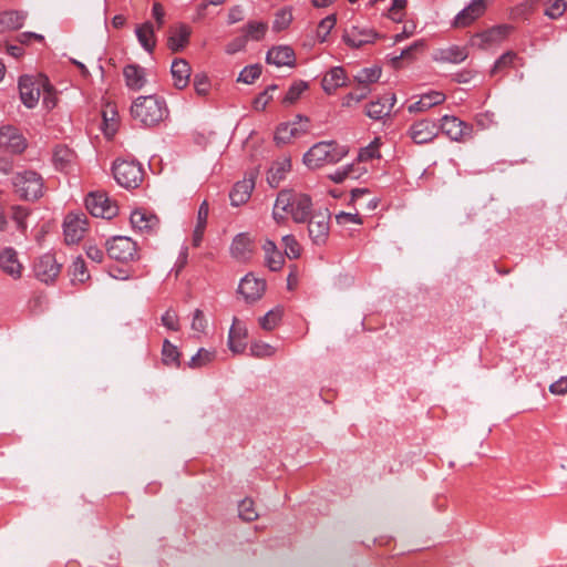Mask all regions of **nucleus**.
I'll use <instances>...</instances> for the list:
<instances>
[{
	"label": "nucleus",
	"mask_w": 567,
	"mask_h": 567,
	"mask_svg": "<svg viewBox=\"0 0 567 567\" xmlns=\"http://www.w3.org/2000/svg\"><path fill=\"white\" fill-rule=\"evenodd\" d=\"M281 317H282L281 309H279V308L271 309L264 317H261L259 319L260 327L264 330L271 331L279 324Z\"/></svg>",
	"instance_id": "c03bdc74"
},
{
	"label": "nucleus",
	"mask_w": 567,
	"mask_h": 567,
	"mask_svg": "<svg viewBox=\"0 0 567 567\" xmlns=\"http://www.w3.org/2000/svg\"><path fill=\"white\" fill-rule=\"evenodd\" d=\"M329 219L330 215L328 212H318L310 215L308 231L309 237L315 245L321 246L327 243L330 230Z\"/></svg>",
	"instance_id": "9b49d317"
},
{
	"label": "nucleus",
	"mask_w": 567,
	"mask_h": 567,
	"mask_svg": "<svg viewBox=\"0 0 567 567\" xmlns=\"http://www.w3.org/2000/svg\"><path fill=\"white\" fill-rule=\"evenodd\" d=\"M268 31V23L264 21L250 20L243 28L240 33L248 41H261Z\"/></svg>",
	"instance_id": "e433bc0d"
},
{
	"label": "nucleus",
	"mask_w": 567,
	"mask_h": 567,
	"mask_svg": "<svg viewBox=\"0 0 567 567\" xmlns=\"http://www.w3.org/2000/svg\"><path fill=\"white\" fill-rule=\"evenodd\" d=\"M336 220L341 226H346L349 224L360 225L362 223L359 214H357V213L352 214V213H346V212H340L339 214H337Z\"/></svg>",
	"instance_id": "e2e57ef3"
},
{
	"label": "nucleus",
	"mask_w": 567,
	"mask_h": 567,
	"mask_svg": "<svg viewBox=\"0 0 567 567\" xmlns=\"http://www.w3.org/2000/svg\"><path fill=\"white\" fill-rule=\"evenodd\" d=\"M249 352L255 358L265 359L272 357L276 353V349L269 343L256 341L251 343Z\"/></svg>",
	"instance_id": "8fccbe9b"
},
{
	"label": "nucleus",
	"mask_w": 567,
	"mask_h": 567,
	"mask_svg": "<svg viewBox=\"0 0 567 567\" xmlns=\"http://www.w3.org/2000/svg\"><path fill=\"white\" fill-rule=\"evenodd\" d=\"M254 240L247 233L236 235L230 245L231 257L239 261H247L254 254Z\"/></svg>",
	"instance_id": "6ab92c4d"
},
{
	"label": "nucleus",
	"mask_w": 567,
	"mask_h": 567,
	"mask_svg": "<svg viewBox=\"0 0 567 567\" xmlns=\"http://www.w3.org/2000/svg\"><path fill=\"white\" fill-rule=\"evenodd\" d=\"M135 34L141 47L148 53H153L156 47L155 30L152 22H144L136 27Z\"/></svg>",
	"instance_id": "72a5a7b5"
},
{
	"label": "nucleus",
	"mask_w": 567,
	"mask_h": 567,
	"mask_svg": "<svg viewBox=\"0 0 567 567\" xmlns=\"http://www.w3.org/2000/svg\"><path fill=\"white\" fill-rule=\"evenodd\" d=\"M307 89L308 84L305 81L292 83L286 93L284 102L290 104L295 103Z\"/></svg>",
	"instance_id": "4d7b16f0"
},
{
	"label": "nucleus",
	"mask_w": 567,
	"mask_h": 567,
	"mask_svg": "<svg viewBox=\"0 0 567 567\" xmlns=\"http://www.w3.org/2000/svg\"><path fill=\"white\" fill-rule=\"evenodd\" d=\"M192 330L197 333V337L203 334L207 327V320L202 310L196 309L193 313Z\"/></svg>",
	"instance_id": "680f3d73"
},
{
	"label": "nucleus",
	"mask_w": 567,
	"mask_h": 567,
	"mask_svg": "<svg viewBox=\"0 0 567 567\" xmlns=\"http://www.w3.org/2000/svg\"><path fill=\"white\" fill-rule=\"evenodd\" d=\"M440 122L439 131L452 141L463 142L472 136L473 126L456 116L444 115Z\"/></svg>",
	"instance_id": "9d476101"
},
{
	"label": "nucleus",
	"mask_w": 567,
	"mask_h": 567,
	"mask_svg": "<svg viewBox=\"0 0 567 567\" xmlns=\"http://www.w3.org/2000/svg\"><path fill=\"white\" fill-rule=\"evenodd\" d=\"M312 209L311 198L302 193H296L291 189H282L278 193L272 217L280 224L284 223L288 216H291L295 223H306Z\"/></svg>",
	"instance_id": "f257e3e1"
},
{
	"label": "nucleus",
	"mask_w": 567,
	"mask_h": 567,
	"mask_svg": "<svg viewBox=\"0 0 567 567\" xmlns=\"http://www.w3.org/2000/svg\"><path fill=\"white\" fill-rule=\"evenodd\" d=\"M416 24L414 22H410L409 24H404L401 32H395L392 35V44H396L401 42L403 39L409 38L415 33Z\"/></svg>",
	"instance_id": "69168bd1"
},
{
	"label": "nucleus",
	"mask_w": 567,
	"mask_h": 567,
	"mask_svg": "<svg viewBox=\"0 0 567 567\" xmlns=\"http://www.w3.org/2000/svg\"><path fill=\"white\" fill-rule=\"evenodd\" d=\"M19 91L22 103L29 107H34L40 99V87L37 86L30 76H21L19 80Z\"/></svg>",
	"instance_id": "393cba45"
},
{
	"label": "nucleus",
	"mask_w": 567,
	"mask_h": 567,
	"mask_svg": "<svg viewBox=\"0 0 567 567\" xmlns=\"http://www.w3.org/2000/svg\"><path fill=\"white\" fill-rule=\"evenodd\" d=\"M161 321L162 324L171 331H178L181 329L178 315L173 309L166 310L162 316Z\"/></svg>",
	"instance_id": "052dcab7"
},
{
	"label": "nucleus",
	"mask_w": 567,
	"mask_h": 567,
	"mask_svg": "<svg viewBox=\"0 0 567 567\" xmlns=\"http://www.w3.org/2000/svg\"><path fill=\"white\" fill-rule=\"evenodd\" d=\"M309 130V118L297 115L293 121L280 123L275 133V141L278 145L291 143L295 138L305 135Z\"/></svg>",
	"instance_id": "1a4fd4ad"
},
{
	"label": "nucleus",
	"mask_w": 567,
	"mask_h": 567,
	"mask_svg": "<svg viewBox=\"0 0 567 567\" xmlns=\"http://www.w3.org/2000/svg\"><path fill=\"white\" fill-rule=\"evenodd\" d=\"M292 22V12L290 8H282L278 10L275 14V19L272 22V30L275 32H280L286 30Z\"/></svg>",
	"instance_id": "37998d69"
},
{
	"label": "nucleus",
	"mask_w": 567,
	"mask_h": 567,
	"mask_svg": "<svg viewBox=\"0 0 567 567\" xmlns=\"http://www.w3.org/2000/svg\"><path fill=\"white\" fill-rule=\"evenodd\" d=\"M549 392L555 395H564L567 393V377H561L549 385Z\"/></svg>",
	"instance_id": "774afa93"
},
{
	"label": "nucleus",
	"mask_w": 567,
	"mask_h": 567,
	"mask_svg": "<svg viewBox=\"0 0 567 567\" xmlns=\"http://www.w3.org/2000/svg\"><path fill=\"white\" fill-rule=\"evenodd\" d=\"M27 145V140L19 128L11 125L0 127V147L11 154H21Z\"/></svg>",
	"instance_id": "ddd939ff"
},
{
	"label": "nucleus",
	"mask_w": 567,
	"mask_h": 567,
	"mask_svg": "<svg viewBox=\"0 0 567 567\" xmlns=\"http://www.w3.org/2000/svg\"><path fill=\"white\" fill-rule=\"evenodd\" d=\"M266 281L256 278L251 274H247L239 282L238 292L245 298L246 301H256L265 292Z\"/></svg>",
	"instance_id": "f3484780"
},
{
	"label": "nucleus",
	"mask_w": 567,
	"mask_h": 567,
	"mask_svg": "<svg viewBox=\"0 0 567 567\" xmlns=\"http://www.w3.org/2000/svg\"><path fill=\"white\" fill-rule=\"evenodd\" d=\"M181 352L176 346L165 339L162 347V362L167 367H179Z\"/></svg>",
	"instance_id": "a19ab883"
},
{
	"label": "nucleus",
	"mask_w": 567,
	"mask_h": 567,
	"mask_svg": "<svg viewBox=\"0 0 567 567\" xmlns=\"http://www.w3.org/2000/svg\"><path fill=\"white\" fill-rule=\"evenodd\" d=\"M193 85L198 96H207L210 92V81L205 73H196L193 79Z\"/></svg>",
	"instance_id": "864d4df0"
},
{
	"label": "nucleus",
	"mask_w": 567,
	"mask_h": 567,
	"mask_svg": "<svg viewBox=\"0 0 567 567\" xmlns=\"http://www.w3.org/2000/svg\"><path fill=\"white\" fill-rule=\"evenodd\" d=\"M347 81L348 78L344 69L342 66H333L322 78V90L331 95L337 89L346 85Z\"/></svg>",
	"instance_id": "b1692460"
},
{
	"label": "nucleus",
	"mask_w": 567,
	"mask_h": 567,
	"mask_svg": "<svg viewBox=\"0 0 567 567\" xmlns=\"http://www.w3.org/2000/svg\"><path fill=\"white\" fill-rule=\"evenodd\" d=\"M12 185L17 195L24 200H37L44 193V181L35 171L25 169L16 173Z\"/></svg>",
	"instance_id": "20e7f679"
},
{
	"label": "nucleus",
	"mask_w": 567,
	"mask_h": 567,
	"mask_svg": "<svg viewBox=\"0 0 567 567\" xmlns=\"http://www.w3.org/2000/svg\"><path fill=\"white\" fill-rule=\"evenodd\" d=\"M486 0H472L454 18L452 25L456 29H463L474 23L486 11Z\"/></svg>",
	"instance_id": "4468645a"
},
{
	"label": "nucleus",
	"mask_w": 567,
	"mask_h": 567,
	"mask_svg": "<svg viewBox=\"0 0 567 567\" xmlns=\"http://www.w3.org/2000/svg\"><path fill=\"white\" fill-rule=\"evenodd\" d=\"M276 85L269 86L267 90H265L262 93H260L255 100H254V109L257 111H262L271 100V96L268 95L269 90H276Z\"/></svg>",
	"instance_id": "338daca9"
},
{
	"label": "nucleus",
	"mask_w": 567,
	"mask_h": 567,
	"mask_svg": "<svg viewBox=\"0 0 567 567\" xmlns=\"http://www.w3.org/2000/svg\"><path fill=\"white\" fill-rule=\"evenodd\" d=\"M424 41L417 40L410 44L408 48L401 50L400 54L396 55L392 52V69H401L404 64H410L416 59L417 52L423 50Z\"/></svg>",
	"instance_id": "c85d7f7f"
},
{
	"label": "nucleus",
	"mask_w": 567,
	"mask_h": 567,
	"mask_svg": "<svg viewBox=\"0 0 567 567\" xmlns=\"http://www.w3.org/2000/svg\"><path fill=\"white\" fill-rule=\"evenodd\" d=\"M247 43V40L241 33L239 37H236L226 45L225 51L227 54H235L239 51L245 50Z\"/></svg>",
	"instance_id": "0e129e2a"
},
{
	"label": "nucleus",
	"mask_w": 567,
	"mask_h": 567,
	"mask_svg": "<svg viewBox=\"0 0 567 567\" xmlns=\"http://www.w3.org/2000/svg\"><path fill=\"white\" fill-rule=\"evenodd\" d=\"M254 187V175H250L249 177H245L243 181L237 182L229 194L231 205L240 206L245 204L250 198Z\"/></svg>",
	"instance_id": "5701e85b"
},
{
	"label": "nucleus",
	"mask_w": 567,
	"mask_h": 567,
	"mask_svg": "<svg viewBox=\"0 0 567 567\" xmlns=\"http://www.w3.org/2000/svg\"><path fill=\"white\" fill-rule=\"evenodd\" d=\"M437 134L439 126L436 123L429 120H421L414 123L409 130V135L415 144L432 142Z\"/></svg>",
	"instance_id": "dca6fc26"
},
{
	"label": "nucleus",
	"mask_w": 567,
	"mask_h": 567,
	"mask_svg": "<svg viewBox=\"0 0 567 567\" xmlns=\"http://www.w3.org/2000/svg\"><path fill=\"white\" fill-rule=\"evenodd\" d=\"M525 61L514 51H506L503 53L494 63L491 74L496 75L497 73L516 66H524Z\"/></svg>",
	"instance_id": "c9c22d12"
},
{
	"label": "nucleus",
	"mask_w": 567,
	"mask_h": 567,
	"mask_svg": "<svg viewBox=\"0 0 567 567\" xmlns=\"http://www.w3.org/2000/svg\"><path fill=\"white\" fill-rule=\"evenodd\" d=\"M337 19L334 14H330L322 19L318 25L317 34L320 38V41H326L328 34L331 32L333 27L336 25Z\"/></svg>",
	"instance_id": "bf43d9fd"
},
{
	"label": "nucleus",
	"mask_w": 567,
	"mask_h": 567,
	"mask_svg": "<svg viewBox=\"0 0 567 567\" xmlns=\"http://www.w3.org/2000/svg\"><path fill=\"white\" fill-rule=\"evenodd\" d=\"M208 213H209L208 203L206 200H204L200 204L198 212H197V221H196V226H195V229L193 233V238H192L193 245L195 247H198L203 240L204 231H205V228L207 225Z\"/></svg>",
	"instance_id": "4c0bfd02"
},
{
	"label": "nucleus",
	"mask_w": 567,
	"mask_h": 567,
	"mask_svg": "<svg viewBox=\"0 0 567 567\" xmlns=\"http://www.w3.org/2000/svg\"><path fill=\"white\" fill-rule=\"evenodd\" d=\"M442 60L450 63H461L467 58L465 48L453 45L442 51Z\"/></svg>",
	"instance_id": "09e8293b"
},
{
	"label": "nucleus",
	"mask_w": 567,
	"mask_h": 567,
	"mask_svg": "<svg viewBox=\"0 0 567 567\" xmlns=\"http://www.w3.org/2000/svg\"><path fill=\"white\" fill-rule=\"evenodd\" d=\"M27 19V12L23 11H3L0 13V33L11 30H18L23 27Z\"/></svg>",
	"instance_id": "f704fd0d"
},
{
	"label": "nucleus",
	"mask_w": 567,
	"mask_h": 567,
	"mask_svg": "<svg viewBox=\"0 0 567 567\" xmlns=\"http://www.w3.org/2000/svg\"><path fill=\"white\" fill-rule=\"evenodd\" d=\"M125 84L130 90L140 91L146 84L145 70L137 64H128L123 69Z\"/></svg>",
	"instance_id": "c756f323"
},
{
	"label": "nucleus",
	"mask_w": 567,
	"mask_h": 567,
	"mask_svg": "<svg viewBox=\"0 0 567 567\" xmlns=\"http://www.w3.org/2000/svg\"><path fill=\"white\" fill-rule=\"evenodd\" d=\"M381 145V138L375 137L368 146L362 147L358 153V161L359 162H367L372 158H379L380 157V148Z\"/></svg>",
	"instance_id": "de8ad7c7"
},
{
	"label": "nucleus",
	"mask_w": 567,
	"mask_h": 567,
	"mask_svg": "<svg viewBox=\"0 0 567 567\" xmlns=\"http://www.w3.org/2000/svg\"><path fill=\"white\" fill-rule=\"evenodd\" d=\"M511 31V25L502 24L493 27L482 33H478L476 38L481 40L482 45L488 47L493 44H498L502 41H504Z\"/></svg>",
	"instance_id": "473e14b6"
},
{
	"label": "nucleus",
	"mask_w": 567,
	"mask_h": 567,
	"mask_svg": "<svg viewBox=\"0 0 567 567\" xmlns=\"http://www.w3.org/2000/svg\"><path fill=\"white\" fill-rule=\"evenodd\" d=\"M282 244L285 247V255L289 259H297L300 257L301 247L293 235H285L282 237Z\"/></svg>",
	"instance_id": "3c124183"
},
{
	"label": "nucleus",
	"mask_w": 567,
	"mask_h": 567,
	"mask_svg": "<svg viewBox=\"0 0 567 567\" xmlns=\"http://www.w3.org/2000/svg\"><path fill=\"white\" fill-rule=\"evenodd\" d=\"M216 358L215 350H207L205 348H200L196 354H194L188 361V367L192 369H198L206 367L210 362H213Z\"/></svg>",
	"instance_id": "79ce46f5"
},
{
	"label": "nucleus",
	"mask_w": 567,
	"mask_h": 567,
	"mask_svg": "<svg viewBox=\"0 0 567 567\" xmlns=\"http://www.w3.org/2000/svg\"><path fill=\"white\" fill-rule=\"evenodd\" d=\"M365 114L372 120H384L390 115V103L388 99L371 101L365 107Z\"/></svg>",
	"instance_id": "58836bf2"
},
{
	"label": "nucleus",
	"mask_w": 567,
	"mask_h": 567,
	"mask_svg": "<svg viewBox=\"0 0 567 567\" xmlns=\"http://www.w3.org/2000/svg\"><path fill=\"white\" fill-rule=\"evenodd\" d=\"M0 268L4 274L12 277L13 279H18L21 277L23 267L18 259L17 251L13 248L7 247L1 250Z\"/></svg>",
	"instance_id": "412c9836"
},
{
	"label": "nucleus",
	"mask_w": 567,
	"mask_h": 567,
	"mask_svg": "<svg viewBox=\"0 0 567 567\" xmlns=\"http://www.w3.org/2000/svg\"><path fill=\"white\" fill-rule=\"evenodd\" d=\"M130 221L132 228L143 235H153L159 227L158 217L144 208L134 209L131 213Z\"/></svg>",
	"instance_id": "f8f14e48"
},
{
	"label": "nucleus",
	"mask_w": 567,
	"mask_h": 567,
	"mask_svg": "<svg viewBox=\"0 0 567 567\" xmlns=\"http://www.w3.org/2000/svg\"><path fill=\"white\" fill-rule=\"evenodd\" d=\"M239 517L246 522L255 520L258 517V513L254 507L252 499L245 498L238 505Z\"/></svg>",
	"instance_id": "6e6d98bb"
},
{
	"label": "nucleus",
	"mask_w": 567,
	"mask_h": 567,
	"mask_svg": "<svg viewBox=\"0 0 567 567\" xmlns=\"http://www.w3.org/2000/svg\"><path fill=\"white\" fill-rule=\"evenodd\" d=\"M171 73L176 89L183 90L188 85L192 69L186 60L175 59L171 66Z\"/></svg>",
	"instance_id": "cd10ccee"
},
{
	"label": "nucleus",
	"mask_w": 567,
	"mask_h": 567,
	"mask_svg": "<svg viewBox=\"0 0 567 567\" xmlns=\"http://www.w3.org/2000/svg\"><path fill=\"white\" fill-rule=\"evenodd\" d=\"M106 252L110 258L121 262L134 261L138 257L136 243L126 236H114L107 240Z\"/></svg>",
	"instance_id": "0eeeda50"
},
{
	"label": "nucleus",
	"mask_w": 567,
	"mask_h": 567,
	"mask_svg": "<svg viewBox=\"0 0 567 567\" xmlns=\"http://www.w3.org/2000/svg\"><path fill=\"white\" fill-rule=\"evenodd\" d=\"M61 271V265L58 264L54 255L44 254L34 265V274L42 282L53 281Z\"/></svg>",
	"instance_id": "2eb2a0df"
},
{
	"label": "nucleus",
	"mask_w": 567,
	"mask_h": 567,
	"mask_svg": "<svg viewBox=\"0 0 567 567\" xmlns=\"http://www.w3.org/2000/svg\"><path fill=\"white\" fill-rule=\"evenodd\" d=\"M262 250L265 252V262L269 270L279 271L285 264V256L277 248L276 244L267 239L262 245Z\"/></svg>",
	"instance_id": "7c9ffc66"
},
{
	"label": "nucleus",
	"mask_w": 567,
	"mask_h": 567,
	"mask_svg": "<svg viewBox=\"0 0 567 567\" xmlns=\"http://www.w3.org/2000/svg\"><path fill=\"white\" fill-rule=\"evenodd\" d=\"M266 62L280 66H295L296 54L289 45H276L268 50L266 54Z\"/></svg>",
	"instance_id": "aec40b11"
},
{
	"label": "nucleus",
	"mask_w": 567,
	"mask_h": 567,
	"mask_svg": "<svg viewBox=\"0 0 567 567\" xmlns=\"http://www.w3.org/2000/svg\"><path fill=\"white\" fill-rule=\"evenodd\" d=\"M131 115L141 125L152 127L168 116V109L163 99L156 95H143L132 103Z\"/></svg>",
	"instance_id": "f03ea898"
},
{
	"label": "nucleus",
	"mask_w": 567,
	"mask_h": 567,
	"mask_svg": "<svg viewBox=\"0 0 567 567\" xmlns=\"http://www.w3.org/2000/svg\"><path fill=\"white\" fill-rule=\"evenodd\" d=\"M567 10V3L565 0H548L544 14L551 20L560 18Z\"/></svg>",
	"instance_id": "a18cd8bd"
},
{
	"label": "nucleus",
	"mask_w": 567,
	"mask_h": 567,
	"mask_svg": "<svg viewBox=\"0 0 567 567\" xmlns=\"http://www.w3.org/2000/svg\"><path fill=\"white\" fill-rule=\"evenodd\" d=\"M247 329L237 318H234L228 333V348L234 353H243L246 349Z\"/></svg>",
	"instance_id": "4be33fe9"
},
{
	"label": "nucleus",
	"mask_w": 567,
	"mask_h": 567,
	"mask_svg": "<svg viewBox=\"0 0 567 567\" xmlns=\"http://www.w3.org/2000/svg\"><path fill=\"white\" fill-rule=\"evenodd\" d=\"M261 74V66L259 64H251L245 66L239 73L238 81L251 84L257 80Z\"/></svg>",
	"instance_id": "5fc2aeb1"
},
{
	"label": "nucleus",
	"mask_w": 567,
	"mask_h": 567,
	"mask_svg": "<svg viewBox=\"0 0 567 567\" xmlns=\"http://www.w3.org/2000/svg\"><path fill=\"white\" fill-rule=\"evenodd\" d=\"M349 153V147L336 141H321L312 145L303 155V163L311 169L339 163Z\"/></svg>",
	"instance_id": "7ed1b4c3"
},
{
	"label": "nucleus",
	"mask_w": 567,
	"mask_h": 567,
	"mask_svg": "<svg viewBox=\"0 0 567 567\" xmlns=\"http://www.w3.org/2000/svg\"><path fill=\"white\" fill-rule=\"evenodd\" d=\"M30 210L24 206H13L12 207V219L17 224V228L21 231H25L28 225H27V217L29 216Z\"/></svg>",
	"instance_id": "13d9d810"
},
{
	"label": "nucleus",
	"mask_w": 567,
	"mask_h": 567,
	"mask_svg": "<svg viewBox=\"0 0 567 567\" xmlns=\"http://www.w3.org/2000/svg\"><path fill=\"white\" fill-rule=\"evenodd\" d=\"M112 173L116 183L126 189L140 187L144 179V168L136 159H116Z\"/></svg>",
	"instance_id": "39448f33"
},
{
	"label": "nucleus",
	"mask_w": 567,
	"mask_h": 567,
	"mask_svg": "<svg viewBox=\"0 0 567 567\" xmlns=\"http://www.w3.org/2000/svg\"><path fill=\"white\" fill-rule=\"evenodd\" d=\"M74 153L66 146H56L53 152V164L59 171H66L73 162Z\"/></svg>",
	"instance_id": "ea45409f"
},
{
	"label": "nucleus",
	"mask_w": 567,
	"mask_h": 567,
	"mask_svg": "<svg viewBox=\"0 0 567 567\" xmlns=\"http://www.w3.org/2000/svg\"><path fill=\"white\" fill-rule=\"evenodd\" d=\"M190 37V28L186 24L172 27L168 31L167 47L172 52L182 51L188 43Z\"/></svg>",
	"instance_id": "a878e982"
},
{
	"label": "nucleus",
	"mask_w": 567,
	"mask_h": 567,
	"mask_svg": "<svg viewBox=\"0 0 567 567\" xmlns=\"http://www.w3.org/2000/svg\"><path fill=\"white\" fill-rule=\"evenodd\" d=\"M291 169L289 157H281L272 163L267 173V182L270 187L276 188L285 179L287 173Z\"/></svg>",
	"instance_id": "bb28decb"
},
{
	"label": "nucleus",
	"mask_w": 567,
	"mask_h": 567,
	"mask_svg": "<svg viewBox=\"0 0 567 567\" xmlns=\"http://www.w3.org/2000/svg\"><path fill=\"white\" fill-rule=\"evenodd\" d=\"M381 73H382V70L378 65L364 68V69H361L360 71H358V73L355 75V80L362 84L373 83L380 79Z\"/></svg>",
	"instance_id": "49530a36"
},
{
	"label": "nucleus",
	"mask_w": 567,
	"mask_h": 567,
	"mask_svg": "<svg viewBox=\"0 0 567 567\" xmlns=\"http://www.w3.org/2000/svg\"><path fill=\"white\" fill-rule=\"evenodd\" d=\"M445 101V94L440 91H431L429 93L422 94L419 101L409 105V112H424L429 109L439 105Z\"/></svg>",
	"instance_id": "2f4dec72"
},
{
	"label": "nucleus",
	"mask_w": 567,
	"mask_h": 567,
	"mask_svg": "<svg viewBox=\"0 0 567 567\" xmlns=\"http://www.w3.org/2000/svg\"><path fill=\"white\" fill-rule=\"evenodd\" d=\"M85 207L94 217L111 219L117 215L118 207L102 190L91 192L85 197Z\"/></svg>",
	"instance_id": "423d86ee"
},
{
	"label": "nucleus",
	"mask_w": 567,
	"mask_h": 567,
	"mask_svg": "<svg viewBox=\"0 0 567 567\" xmlns=\"http://www.w3.org/2000/svg\"><path fill=\"white\" fill-rule=\"evenodd\" d=\"M89 220L84 213H69L63 221V235L68 245L79 244L85 236Z\"/></svg>",
	"instance_id": "6e6552de"
},
{
	"label": "nucleus",
	"mask_w": 567,
	"mask_h": 567,
	"mask_svg": "<svg viewBox=\"0 0 567 567\" xmlns=\"http://www.w3.org/2000/svg\"><path fill=\"white\" fill-rule=\"evenodd\" d=\"M377 33L365 27L351 25L344 30L343 40L351 48H361L364 44L372 43Z\"/></svg>",
	"instance_id": "a211bd4d"
},
{
	"label": "nucleus",
	"mask_w": 567,
	"mask_h": 567,
	"mask_svg": "<svg viewBox=\"0 0 567 567\" xmlns=\"http://www.w3.org/2000/svg\"><path fill=\"white\" fill-rule=\"evenodd\" d=\"M71 275L72 280L79 282H85L90 278L83 258L78 257L73 260L71 267Z\"/></svg>",
	"instance_id": "603ef678"
}]
</instances>
